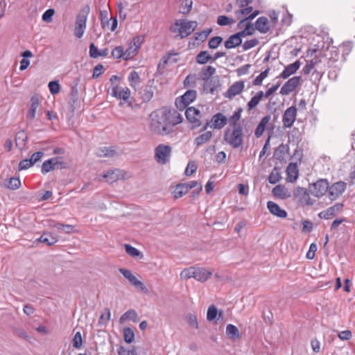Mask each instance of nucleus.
Returning a JSON list of instances; mask_svg holds the SVG:
<instances>
[{
	"instance_id": "obj_1",
	"label": "nucleus",
	"mask_w": 355,
	"mask_h": 355,
	"mask_svg": "<svg viewBox=\"0 0 355 355\" xmlns=\"http://www.w3.org/2000/svg\"><path fill=\"white\" fill-rule=\"evenodd\" d=\"M149 117V128L153 134L166 136L175 131V129L168 123L166 108L153 112Z\"/></svg>"
},
{
	"instance_id": "obj_2",
	"label": "nucleus",
	"mask_w": 355,
	"mask_h": 355,
	"mask_svg": "<svg viewBox=\"0 0 355 355\" xmlns=\"http://www.w3.org/2000/svg\"><path fill=\"white\" fill-rule=\"evenodd\" d=\"M244 135L243 126L236 125L226 129L224 134L225 142L232 148H239L243 147Z\"/></svg>"
},
{
	"instance_id": "obj_3",
	"label": "nucleus",
	"mask_w": 355,
	"mask_h": 355,
	"mask_svg": "<svg viewBox=\"0 0 355 355\" xmlns=\"http://www.w3.org/2000/svg\"><path fill=\"white\" fill-rule=\"evenodd\" d=\"M197 26L198 23L196 21L178 19L175 21L173 25L170 27V31L175 33L176 37L184 38L190 35Z\"/></svg>"
},
{
	"instance_id": "obj_4",
	"label": "nucleus",
	"mask_w": 355,
	"mask_h": 355,
	"mask_svg": "<svg viewBox=\"0 0 355 355\" xmlns=\"http://www.w3.org/2000/svg\"><path fill=\"white\" fill-rule=\"evenodd\" d=\"M89 10V8H85L76 16L73 34L77 38H81L85 33Z\"/></svg>"
},
{
	"instance_id": "obj_5",
	"label": "nucleus",
	"mask_w": 355,
	"mask_h": 355,
	"mask_svg": "<svg viewBox=\"0 0 355 355\" xmlns=\"http://www.w3.org/2000/svg\"><path fill=\"white\" fill-rule=\"evenodd\" d=\"M171 147L165 145L159 144L155 149V159L159 164H167L171 158Z\"/></svg>"
},
{
	"instance_id": "obj_6",
	"label": "nucleus",
	"mask_w": 355,
	"mask_h": 355,
	"mask_svg": "<svg viewBox=\"0 0 355 355\" xmlns=\"http://www.w3.org/2000/svg\"><path fill=\"white\" fill-rule=\"evenodd\" d=\"M197 94L195 90H188L180 98L175 100V106L177 108L183 111L190 103L196 98Z\"/></svg>"
},
{
	"instance_id": "obj_7",
	"label": "nucleus",
	"mask_w": 355,
	"mask_h": 355,
	"mask_svg": "<svg viewBox=\"0 0 355 355\" xmlns=\"http://www.w3.org/2000/svg\"><path fill=\"white\" fill-rule=\"evenodd\" d=\"M329 182L327 180H320L309 187L310 193L317 198L323 196L327 191Z\"/></svg>"
},
{
	"instance_id": "obj_8",
	"label": "nucleus",
	"mask_w": 355,
	"mask_h": 355,
	"mask_svg": "<svg viewBox=\"0 0 355 355\" xmlns=\"http://www.w3.org/2000/svg\"><path fill=\"white\" fill-rule=\"evenodd\" d=\"M259 12L258 10H255L252 13H250L248 16L243 17L244 18L241 19L240 21L237 24V27L239 29H243L241 31H245L248 33V35H251L253 34L254 28L252 27L250 21L255 18Z\"/></svg>"
},
{
	"instance_id": "obj_9",
	"label": "nucleus",
	"mask_w": 355,
	"mask_h": 355,
	"mask_svg": "<svg viewBox=\"0 0 355 355\" xmlns=\"http://www.w3.org/2000/svg\"><path fill=\"white\" fill-rule=\"evenodd\" d=\"M112 96L127 102L129 99L131 92L127 87H121L117 85L112 84L110 89Z\"/></svg>"
},
{
	"instance_id": "obj_10",
	"label": "nucleus",
	"mask_w": 355,
	"mask_h": 355,
	"mask_svg": "<svg viewBox=\"0 0 355 355\" xmlns=\"http://www.w3.org/2000/svg\"><path fill=\"white\" fill-rule=\"evenodd\" d=\"M346 189V183L340 181L333 184L328 188L329 198L331 200H336Z\"/></svg>"
},
{
	"instance_id": "obj_11",
	"label": "nucleus",
	"mask_w": 355,
	"mask_h": 355,
	"mask_svg": "<svg viewBox=\"0 0 355 355\" xmlns=\"http://www.w3.org/2000/svg\"><path fill=\"white\" fill-rule=\"evenodd\" d=\"M252 0H236V4L239 7V10L235 12V15L238 19L248 15L252 11V7L249 4Z\"/></svg>"
},
{
	"instance_id": "obj_12",
	"label": "nucleus",
	"mask_w": 355,
	"mask_h": 355,
	"mask_svg": "<svg viewBox=\"0 0 355 355\" xmlns=\"http://www.w3.org/2000/svg\"><path fill=\"white\" fill-rule=\"evenodd\" d=\"M64 163L60 162L58 157H53L43 162L41 172L43 174H46L55 168H64Z\"/></svg>"
},
{
	"instance_id": "obj_13",
	"label": "nucleus",
	"mask_w": 355,
	"mask_h": 355,
	"mask_svg": "<svg viewBox=\"0 0 355 355\" xmlns=\"http://www.w3.org/2000/svg\"><path fill=\"white\" fill-rule=\"evenodd\" d=\"M245 36H248V33H245V31H239V33L230 36L225 42V47L230 49L239 46L242 43V37Z\"/></svg>"
},
{
	"instance_id": "obj_14",
	"label": "nucleus",
	"mask_w": 355,
	"mask_h": 355,
	"mask_svg": "<svg viewBox=\"0 0 355 355\" xmlns=\"http://www.w3.org/2000/svg\"><path fill=\"white\" fill-rule=\"evenodd\" d=\"M185 116L187 120L190 123H193L196 127L200 125L202 114L198 109L194 107H188L185 111Z\"/></svg>"
},
{
	"instance_id": "obj_15",
	"label": "nucleus",
	"mask_w": 355,
	"mask_h": 355,
	"mask_svg": "<svg viewBox=\"0 0 355 355\" xmlns=\"http://www.w3.org/2000/svg\"><path fill=\"white\" fill-rule=\"evenodd\" d=\"M297 115V109L294 106L287 108L282 117L283 125L285 128H291L294 123Z\"/></svg>"
},
{
	"instance_id": "obj_16",
	"label": "nucleus",
	"mask_w": 355,
	"mask_h": 355,
	"mask_svg": "<svg viewBox=\"0 0 355 355\" xmlns=\"http://www.w3.org/2000/svg\"><path fill=\"white\" fill-rule=\"evenodd\" d=\"M125 177L126 173L118 168L110 170L103 175V178L109 183H113L119 180L125 179Z\"/></svg>"
},
{
	"instance_id": "obj_17",
	"label": "nucleus",
	"mask_w": 355,
	"mask_h": 355,
	"mask_svg": "<svg viewBox=\"0 0 355 355\" xmlns=\"http://www.w3.org/2000/svg\"><path fill=\"white\" fill-rule=\"evenodd\" d=\"M300 77L294 76L286 81L282 87L280 94L282 95H288L293 92L300 84Z\"/></svg>"
},
{
	"instance_id": "obj_18",
	"label": "nucleus",
	"mask_w": 355,
	"mask_h": 355,
	"mask_svg": "<svg viewBox=\"0 0 355 355\" xmlns=\"http://www.w3.org/2000/svg\"><path fill=\"white\" fill-rule=\"evenodd\" d=\"M245 87V83L243 80H239L234 83L226 91L225 96L232 99L236 95L240 94Z\"/></svg>"
},
{
	"instance_id": "obj_19",
	"label": "nucleus",
	"mask_w": 355,
	"mask_h": 355,
	"mask_svg": "<svg viewBox=\"0 0 355 355\" xmlns=\"http://www.w3.org/2000/svg\"><path fill=\"white\" fill-rule=\"evenodd\" d=\"M40 98L37 95H34L31 98L28 110L26 117L28 120L33 121L36 116V112L40 105Z\"/></svg>"
},
{
	"instance_id": "obj_20",
	"label": "nucleus",
	"mask_w": 355,
	"mask_h": 355,
	"mask_svg": "<svg viewBox=\"0 0 355 355\" xmlns=\"http://www.w3.org/2000/svg\"><path fill=\"white\" fill-rule=\"evenodd\" d=\"M343 205L341 203H336V205L329 207L326 210L321 211L318 216L320 218L329 219L336 214L340 212L343 209Z\"/></svg>"
},
{
	"instance_id": "obj_21",
	"label": "nucleus",
	"mask_w": 355,
	"mask_h": 355,
	"mask_svg": "<svg viewBox=\"0 0 355 355\" xmlns=\"http://www.w3.org/2000/svg\"><path fill=\"white\" fill-rule=\"evenodd\" d=\"M227 119L225 115H223L221 113H217L211 117V125H210V127L214 129L220 130L227 124Z\"/></svg>"
},
{
	"instance_id": "obj_22",
	"label": "nucleus",
	"mask_w": 355,
	"mask_h": 355,
	"mask_svg": "<svg viewBox=\"0 0 355 355\" xmlns=\"http://www.w3.org/2000/svg\"><path fill=\"white\" fill-rule=\"evenodd\" d=\"M166 114L168 123L173 128L175 125L182 123L183 120L182 115L175 110L171 111L166 109Z\"/></svg>"
},
{
	"instance_id": "obj_23",
	"label": "nucleus",
	"mask_w": 355,
	"mask_h": 355,
	"mask_svg": "<svg viewBox=\"0 0 355 355\" xmlns=\"http://www.w3.org/2000/svg\"><path fill=\"white\" fill-rule=\"evenodd\" d=\"M300 66L301 62L299 60H296L295 62L286 66L279 75V77L283 79H286L294 74L300 69Z\"/></svg>"
},
{
	"instance_id": "obj_24",
	"label": "nucleus",
	"mask_w": 355,
	"mask_h": 355,
	"mask_svg": "<svg viewBox=\"0 0 355 355\" xmlns=\"http://www.w3.org/2000/svg\"><path fill=\"white\" fill-rule=\"evenodd\" d=\"M267 207L272 214L279 218H285L287 216V212L284 209H281L277 203L272 201L268 202Z\"/></svg>"
},
{
	"instance_id": "obj_25",
	"label": "nucleus",
	"mask_w": 355,
	"mask_h": 355,
	"mask_svg": "<svg viewBox=\"0 0 355 355\" xmlns=\"http://www.w3.org/2000/svg\"><path fill=\"white\" fill-rule=\"evenodd\" d=\"M270 115H266L261 119L254 130V135L256 137L259 138L263 135L267 125L270 121Z\"/></svg>"
},
{
	"instance_id": "obj_26",
	"label": "nucleus",
	"mask_w": 355,
	"mask_h": 355,
	"mask_svg": "<svg viewBox=\"0 0 355 355\" xmlns=\"http://www.w3.org/2000/svg\"><path fill=\"white\" fill-rule=\"evenodd\" d=\"M109 52L110 51L107 48L98 50L94 44L91 43L89 45V56L92 58H97L98 57H107L109 54Z\"/></svg>"
},
{
	"instance_id": "obj_27",
	"label": "nucleus",
	"mask_w": 355,
	"mask_h": 355,
	"mask_svg": "<svg viewBox=\"0 0 355 355\" xmlns=\"http://www.w3.org/2000/svg\"><path fill=\"white\" fill-rule=\"evenodd\" d=\"M286 180L289 182H294L298 178V168L296 164L291 163L286 168Z\"/></svg>"
},
{
	"instance_id": "obj_28",
	"label": "nucleus",
	"mask_w": 355,
	"mask_h": 355,
	"mask_svg": "<svg viewBox=\"0 0 355 355\" xmlns=\"http://www.w3.org/2000/svg\"><path fill=\"white\" fill-rule=\"evenodd\" d=\"M212 272L205 268H196L195 279L205 282L211 276Z\"/></svg>"
},
{
	"instance_id": "obj_29",
	"label": "nucleus",
	"mask_w": 355,
	"mask_h": 355,
	"mask_svg": "<svg viewBox=\"0 0 355 355\" xmlns=\"http://www.w3.org/2000/svg\"><path fill=\"white\" fill-rule=\"evenodd\" d=\"M255 28L261 33H267L270 29L268 18L265 17H259L255 23Z\"/></svg>"
},
{
	"instance_id": "obj_30",
	"label": "nucleus",
	"mask_w": 355,
	"mask_h": 355,
	"mask_svg": "<svg viewBox=\"0 0 355 355\" xmlns=\"http://www.w3.org/2000/svg\"><path fill=\"white\" fill-rule=\"evenodd\" d=\"M212 32L211 28H207L200 32H197L195 33L193 37L192 38L193 41V44H199L207 40L209 34Z\"/></svg>"
},
{
	"instance_id": "obj_31",
	"label": "nucleus",
	"mask_w": 355,
	"mask_h": 355,
	"mask_svg": "<svg viewBox=\"0 0 355 355\" xmlns=\"http://www.w3.org/2000/svg\"><path fill=\"white\" fill-rule=\"evenodd\" d=\"M58 241V239L55 236H53L52 234L48 232H44L40 238L36 239L35 241L44 243H46L47 245L51 246L57 243Z\"/></svg>"
},
{
	"instance_id": "obj_32",
	"label": "nucleus",
	"mask_w": 355,
	"mask_h": 355,
	"mask_svg": "<svg viewBox=\"0 0 355 355\" xmlns=\"http://www.w3.org/2000/svg\"><path fill=\"white\" fill-rule=\"evenodd\" d=\"M298 194L301 196V201L306 205H313L315 202V200L310 197L309 193L306 189L299 188L297 189Z\"/></svg>"
},
{
	"instance_id": "obj_33",
	"label": "nucleus",
	"mask_w": 355,
	"mask_h": 355,
	"mask_svg": "<svg viewBox=\"0 0 355 355\" xmlns=\"http://www.w3.org/2000/svg\"><path fill=\"white\" fill-rule=\"evenodd\" d=\"M263 97V92L262 91L258 92L253 97L251 98L250 101L247 104V108L248 111H251L256 107L262 98Z\"/></svg>"
},
{
	"instance_id": "obj_34",
	"label": "nucleus",
	"mask_w": 355,
	"mask_h": 355,
	"mask_svg": "<svg viewBox=\"0 0 355 355\" xmlns=\"http://www.w3.org/2000/svg\"><path fill=\"white\" fill-rule=\"evenodd\" d=\"M218 315V319L220 318H222L223 315V311H218L217 308L214 305H210L208 307L207 312V320L208 321H213L215 320Z\"/></svg>"
},
{
	"instance_id": "obj_35",
	"label": "nucleus",
	"mask_w": 355,
	"mask_h": 355,
	"mask_svg": "<svg viewBox=\"0 0 355 355\" xmlns=\"http://www.w3.org/2000/svg\"><path fill=\"white\" fill-rule=\"evenodd\" d=\"M127 320H132L133 322H137L138 321V315L135 310L134 309H130L128 311H126L124 314H123L119 321L122 324L125 322Z\"/></svg>"
},
{
	"instance_id": "obj_36",
	"label": "nucleus",
	"mask_w": 355,
	"mask_h": 355,
	"mask_svg": "<svg viewBox=\"0 0 355 355\" xmlns=\"http://www.w3.org/2000/svg\"><path fill=\"white\" fill-rule=\"evenodd\" d=\"M216 73V68L212 66H207L202 69L200 78L203 80H209Z\"/></svg>"
},
{
	"instance_id": "obj_37",
	"label": "nucleus",
	"mask_w": 355,
	"mask_h": 355,
	"mask_svg": "<svg viewBox=\"0 0 355 355\" xmlns=\"http://www.w3.org/2000/svg\"><path fill=\"white\" fill-rule=\"evenodd\" d=\"M212 137V133L211 131H207L198 137H196L194 139V144L196 146L199 147L204 144L207 143Z\"/></svg>"
},
{
	"instance_id": "obj_38",
	"label": "nucleus",
	"mask_w": 355,
	"mask_h": 355,
	"mask_svg": "<svg viewBox=\"0 0 355 355\" xmlns=\"http://www.w3.org/2000/svg\"><path fill=\"white\" fill-rule=\"evenodd\" d=\"M116 152L112 148H100L96 150V155L100 157H112L116 155Z\"/></svg>"
},
{
	"instance_id": "obj_39",
	"label": "nucleus",
	"mask_w": 355,
	"mask_h": 355,
	"mask_svg": "<svg viewBox=\"0 0 355 355\" xmlns=\"http://www.w3.org/2000/svg\"><path fill=\"white\" fill-rule=\"evenodd\" d=\"M128 80L131 87L136 89V87L139 86L141 83L140 76L139 73L135 71H132L128 76Z\"/></svg>"
},
{
	"instance_id": "obj_40",
	"label": "nucleus",
	"mask_w": 355,
	"mask_h": 355,
	"mask_svg": "<svg viewBox=\"0 0 355 355\" xmlns=\"http://www.w3.org/2000/svg\"><path fill=\"white\" fill-rule=\"evenodd\" d=\"M225 332L226 335L232 340H236L240 336L239 329L231 324L227 325Z\"/></svg>"
},
{
	"instance_id": "obj_41",
	"label": "nucleus",
	"mask_w": 355,
	"mask_h": 355,
	"mask_svg": "<svg viewBox=\"0 0 355 355\" xmlns=\"http://www.w3.org/2000/svg\"><path fill=\"white\" fill-rule=\"evenodd\" d=\"M193 2L191 0H180L179 12L183 15H187L192 8Z\"/></svg>"
},
{
	"instance_id": "obj_42",
	"label": "nucleus",
	"mask_w": 355,
	"mask_h": 355,
	"mask_svg": "<svg viewBox=\"0 0 355 355\" xmlns=\"http://www.w3.org/2000/svg\"><path fill=\"white\" fill-rule=\"evenodd\" d=\"M210 60L211 55L207 51H200L196 57V62L200 64H205Z\"/></svg>"
},
{
	"instance_id": "obj_43",
	"label": "nucleus",
	"mask_w": 355,
	"mask_h": 355,
	"mask_svg": "<svg viewBox=\"0 0 355 355\" xmlns=\"http://www.w3.org/2000/svg\"><path fill=\"white\" fill-rule=\"evenodd\" d=\"M125 252L132 257L134 258H142L143 254L141 252L135 247H132L130 244L124 245Z\"/></svg>"
},
{
	"instance_id": "obj_44",
	"label": "nucleus",
	"mask_w": 355,
	"mask_h": 355,
	"mask_svg": "<svg viewBox=\"0 0 355 355\" xmlns=\"http://www.w3.org/2000/svg\"><path fill=\"white\" fill-rule=\"evenodd\" d=\"M242 112H243V110L241 107H239L230 117L229 123H230V127H234L236 125H241V123H239V121L241 119Z\"/></svg>"
},
{
	"instance_id": "obj_45",
	"label": "nucleus",
	"mask_w": 355,
	"mask_h": 355,
	"mask_svg": "<svg viewBox=\"0 0 355 355\" xmlns=\"http://www.w3.org/2000/svg\"><path fill=\"white\" fill-rule=\"evenodd\" d=\"M196 268V267H189L184 269L180 274V278L184 280H187L190 278L195 279Z\"/></svg>"
},
{
	"instance_id": "obj_46",
	"label": "nucleus",
	"mask_w": 355,
	"mask_h": 355,
	"mask_svg": "<svg viewBox=\"0 0 355 355\" xmlns=\"http://www.w3.org/2000/svg\"><path fill=\"white\" fill-rule=\"evenodd\" d=\"M129 282L139 291L145 293L148 292V289L144 284L138 279L135 275H133L130 280H129Z\"/></svg>"
},
{
	"instance_id": "obj_47",
	"label": "nucleus",
	"mask_w": 355,
	"mask_h": 355,
	"mask_svg": "<svg viewBox=\"0 0 355 355\" xmlns=\"http://www.w3.org/2000/svg\"><path fill=\"white\" fill-rule=\"evenodd\" d=\"M26 139L27 137L24 131L17 132L15 137L16 146L21 149L23 148L26 145Z\"/></svg>"
},
{
	"instance_id": "obj_48",
	"label": "nucleus",
	"mask_w": 355,
	"mask_h": 355,
	"mask_svg": "<svg viewBox=\"0 0 355 355\" xmlns=\"http://www.w3.org/2000/svg\"><path fill=\"white\" fill-rule=\"evenodd\" d=\"M235 23V20L232 17L225 15H219L217 18V24L219 26H230Z\"/></svg>"
},
{
	"instance_id": "obj_49",
	"label": "nucleus",
	"mask_w": 355,
	"mask_h": 355,
	"mask_svg": "<svg viewBox=\"0 0 355 355\" xmlns=\"http://www.w3.org/2000/svg\"><path fill=\"white\" fill-rule=\"evenodd\" d=\"M273 196L280 198H284L286 196V189L282 185L275 187L272 191Z\"/></svg>"
},
{
	"instance_id": "obj_50",
	"label": "nucleus",
	"mask_w": 355,
	"mask_h": 355,
	"mask_svg": "<svg viewBox=\"0 0 355 355\" xmlns=\"http://www.w3.org/2000/svg\"><path fill=\"white\" fill-rule=\"evenodd\" d=\"M185 187H184L183 184H178L173 191L174 197L175 198H179L187 193L188 190Z\"/></svg>"
},
{
	"instance_id": "obj_51",
	"label": "nucleus",
	"mask_w": 355,
	"mask_h": 355,
	"mask_svg": "<svg viewBox=\"0 0 355 355\" xmlns=\"http://www.w3.org/2000/svg\"><path fill=\"white\" fill-rule=\"evenodd\" d=\"M123 337L124 340L127 343H131L134 341L135 339V334L133 330L129 327H125L123 329Z\"/></svg>"
},
{
	"instance_id": "obj_52",
	"label": "nucleus",
	"mask_w": 355,
	"mask_h": 355,
	"mask_svg": "<svg viewBox=\"0 0 355 355\" xmlns=\"http://www.w3.org/2000/svg\"><path fill=\"white\" fill-rule=\"evenodd\" d=\"M270 69L268 68L257 76L252 82L253 85L258 86L262 84L263 80L268 77Z\"/></svg>"
},
{
	"instance_id": "obj_53",
	"label": "nucleus",
	"mask_w": 355,
	"mask_h": 355,
	"mask_svg": "<svg viewBox=\"0 0 355 355\" xmlns=\"http://www.w3.org/2000/svg\"><path fill=\"white\" fill-rule=\"evenodd\" d=\"M223 41V38L220 36H216L211 38L208 42V46L210 49H216L218 47Z\"/></svg>"
},
{
	"instance_id": "obj_54",
	"label": "nucleus",
	"mask_w": 355,
	"mask_h": 355,
	"mask_svg": "<svg viewBox=\"0 0 355 355\" xmlns=\"http://www.w3.org/2000/svg\"><path fill=\"white\" fill-rule=\"evenodd\" d=\"M259 44V40L256 38L250 39L249 40L245 41L243 45L242 48L243 51H248L254 46H256Z\"/></svg>"
},
{
	"instance_id": "obj_55",
	"label": "nucleus",
	"mask_w": 355,
	"mask_h": 355,
	"mask_svg": "<svg viewBox=\"0 0 355 355\" xmlns=\"http://www.w3.org/2000/svg\"><path fill=\"white\" fill-rule=\"evenodd\" d=\"M21 185L19 178H11L9 179L7 187L10 189L15 190L18 189Z\"/></svg>"
},
{
	"instance_id": "obj_56",
	"label": "nucleus",
	"mask_w": 355,
	"mask_h": 355,
	"mask_svg": "<svg viewBox=\"0 0 355 355\" xmlns=\"http://www.w3.org/2000/svg\"><path fill=\"white\" fill-rule=\"evenodd\" d=\"M112 55L114 58H123L125 59L124 51L122 46H116L112 51Z\"/></svg>"
},
{
	"instance_id": "obj_57",
	"label": "nucleus",
	"mask_w": 355,
	"mask_h": 355,
	"mask_svg": "<svg viewBox=\"0 0 355 355\" xmlns=\"http://www.w3.org/2000/svg\"><path fill=\"white\" fill-rule=\"evenodd\" d=\"M72 342H73V346L75 348H76V349L80 348V347L83 345V340H82L81 334L79 331H78L75 334Z\"/></svg>"
},
{
	"instance_id": "obj_58",
	"label": "nucleus",
	"mask_w": 355,
	"mask_h": 355,
	"mask_svg": "<svg viewBox=\"0 0 355 355\" xmlns=\"http://www.w3.org/2000/svg\"><path fill=\"white\" fill-rule=\"evenodd\" d=\"M49 91L52 94H58L60 90V87L57 81H51L48 85Z\"/></svg>"
},
{
	"instance_id": "obj_59",
	"label": "nucleus",
	"mask_w": 355,
	"mask_h": 355,
	"mask_svg": "<svg viewBox=\"0 0 355 355\" xmlns=\"http://www.w3.org/2000/svg\"><path fill=\"white\" fill-rule=\"evenodd\" d=\"M137 50L130 44V46L124 51L125 60H128L134 57Z\"/></svg>"
},
{
	"instance_id": "obj_60",
	"label": "nucleus",
	"mask_w": 355,
	"mask_h": 355,
	"mask_svg": "<svg viewBox=\"0 0 355 355\" xmlns=\"http://www.w3.org/2000/svg\"><path fill=\"white\" fill-rule=\"evenodd\" d=\"M197 170V166L193 162H189L185 169L184 173L186 175H191Z\"/></svg>"
},
{
	"instance_id": "obj_61",
	"label": "nucleus",
	"mask_w": 355,
	"mask_h": 355,
	"mask_svg": "<svg viewBox=\"0 0 355 355\" xmlns=\"http://www.w3.org/2000/svg\"><path fill=\"white\" fill-rule=\"evenodd\" d=\"M153 97V92L150 87H146L144 90L142 98L144 101H149Z\"/></svg>"
},
{
	"instance_id": "obj_62",
	"label": "nucleus",
	"mask_w": 355,
	"mask_h": 355,
	"mask_svg": "<svg viewBox=\"0 0 355 355\" xmlns=\"http://www.w3.org/2000/svg\"><path fill=\"white\" fill-rule=\"evenodd\" d=\"M55 11L53 9H48L42 15V20L46 22H51Z\"/></svg>"
},
{
	"instance_id": "obj_63",
	"label": "nucleus",
	"mask_w": 355,
	"mask_h": 355,
	"mask_svg": "<svg viewBox=\"0 0 355 355\" xmlns=\"http://www.w3.org/2000/svg\"><path fill=\"white\" fill-rule=\"evenodd\" d=\"M33 162L30 159H25L21 160L19 164V170H26L29 168L33 166Z\"/></svg>"
},
{
	"instance_id": "obj_64",
	"label": "nucleus",
	"mask_w": 355,
	"mask_h": 355,
	"mask_svg": "<svg viewBox=\"0 0 355 355\" xmlns=\"http://www.w3.org/2000/svg\"><path fill=\"white\" fill-rule=\"evenodd\" d=\"M196 80L194 75H188L184 80V85L187 87H193L196 84Z\"/></svg>"
}]
</instances>
